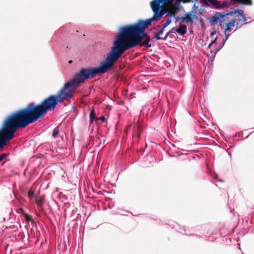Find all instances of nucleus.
Wrapping results in <instances>:
<instances>
[{
  "label": "nucleus",
  "mask_w": 254,
  "mask_h": 254,
  "mask_svg": "<svg viewBox=\"0 0 254 254\" xmlns=\"http://www.w3.org/2000/svg\"><path fill=\"white\" fill-rule=\"evenodd\" d=\"M173 2L168 0H153L150 2L154 13L151 18L139 20L134 24L123 26L120 28L112 47L120 57L126 51L137 45L147 48L151 47L149 44L150 36L145 30L151 25L153 20L158 19L168 12L167 6L171 5Z\"/></svg>",
  "instance_id": "nucleus-1"
},
{
  "label": "nucleus",
  "mask_w": 254,
  "mask_h": 254,
  "mask_svg": "<svg viewBox=\"0 0 254 254\" xmlns=\"http://www.w3.org/2000/svg\"><path fill=\"white\" fill-rule=\"evenodd\" d=\"M120 58V56L112 47L106 58L100 63L98 67L81 68L75 74L72 79L65 83L56 95L59 100L63 102L71 99L80 83L87 79L95 77L97 74L106 72L114 66L115 63Z\"/></svg>",
  "instance_id": "nucleus-2"
},
{
  "label": "nucleus",
  "mask_w": 254,
  "mask_h": 254,
  "mask_svg": "<svg viewBox=\"0 0 254 254\" xmlns=\"http://www.w3.org/2000/svg\"><path fill=\"white\" fill-rule=\"evenodd\" d=\"M58 103H61L56 95H51L44 100L41 104L31 103L25 108L12 112L10 118L12 123H15L17 127L25 128L29 125L36 122L39 118L44 117L48 110H54Z\"/></svg>",
  "instance_id": "nucleus-3"
},
{
  "label": "nucleus",
  "mask_w": 254,
  "mask_h": 254,
  "mask_svg": "<svg viewBox=\"0 0 254 254\" xmlns=\"http://www.w3.org/2000/svg\"><path fill=\"white\" fill-rule=\"evenodd\" d=\"M12 113L7 115L3 120L0 129V148L6 144L8 140L12 139L14 137L16 130L22 127H17L16 123H12L10 118L12 117Z\"/></svg>",
  "instance_id": "nucleus-4"
},
{
  "label": "nucleus",
  "mask_w": 254,
  "mask_h": 254,
  "mask_svg": "<svg viewBox=\"0 0 254 254\" xmlns=\"http://www.w3.org/2000/svg\"><path fill=\"white\" fill-rule=\"evenodd\" d=\"M221 23L220 26L222 29H225L226 31H229L231 28L234 26L235 24L236 21L234 19H232L228 23H224L223 21H220Z\"/></svg>",
  "instance_id": "nucleus-5"
},
{
  "label": "nucleus",
  "mask_w": 254,
  "mask_h": 254,
  "mask_svg": "<svg viewBox=\"0 0 254 254\" xmlns=\"http://www.w3.org/2000/svg\"><path fill=\"white\" fill-rule=\"evenodd\" d=\"M176 31L179 34L183 35L187 33V26L185 24H180L179 27L176 29Z\"/></svg>",
  "instance_id": "nucleus-6"
},
{
  "label": "nucleus",
  "mask_w": 254,
  "mask_h": 254,
  "mask_svg": "<svg viewBox=\"0 0 254 254\" xmlns=\"http://www.w3.org/2000/svg\"><path fill=\"white\" fill-rule=\"evenodd\" d=\"M185 20L187 23L192 22L191 15L190 13H187V14H186L185 18H183V21H185Z\"/></svg>",
  "instance_id": "nucleus-7"
},
{
  "label": "nucleus",
  "mask_w": 254,
  "mask_h": 254,
  "mask_svg": "<svg viewBox=\"0 0 254 254\" xmlns=\"http://www.w3.org/2000/svg\"><path fill=\"white\" fill-rule=\"evenodd\" d=\"M95 113L94 110L93 109L90 114V124H92L94 120L95 119Z\"/></svg>",
  "instance_id": "nucleus-8"
},
{
  "label": "nucleus",
  "mask_w": 254,
  "mask_h": 254,
  "mask_svg": "<svg viewBox=\"0 0 254 254\" xmlns=\"http://www.w3.org/2000/svg\"><path fill=\"white\" fill-rule=\"evenodd\" d=\"M35 202L38 205L41 206L44 202L43 198L41 197H37L35 200Z\"/></svg>",
  "instance_id": "nucleus-9"
},
{
  "label": "nucleus",
  "mask_w": 254,
  "mask_h": 254,
  "mask_svg": "<svg viewBox=\"0 0 254 254\" xmlns=\"http://www.w3.org/2000/svg\"><path fill=\"white\" fill-rule=\"evenodd\" d=\"M233 13H238L240 15L242 16V17L244 18V20H246V17L245 16V15L244 14V11L241 9H237Z\"/></svg>",
  "instance_id": "nucleus-10"
},
{
  "label": "nucleus",
  "mask_w": 254,
  "mask_h": 254,
  "mask_svg": "<svg viewBox=\"0 0 254 254\" xmlns=\"http://www.w3.org/2000/svg\"><path fill=\"white\" fill-rule=\"evenodd\" d=\"M164 29H163V27H162V29L159 31V32L158 33V34H156L155 36V38L156 39V40H160V39H162V37H161L160 36V35H162L163 34L164 32Z\"/></svg>",
  "instance_id": "nucleus-11"
},
{
  "label": "nucleus",
  "mask_w": 254,
  "mask_h": 254,
  "mask_svg": "<svg viewBox=\"0 0 254 254\" xmlns=\"http://www.w3.org/2000/svg\"><path fill=\"white\" fill-rule=\"evenodd\" d=\"M220 18V17L218 15L216 14L215 16H212L211 18L210 21L212 23H216L218 19Z\"/></svg>",
  "instance_id": "nucleus-12"
},
{
  "label": "nucleus",
  "mask_w": 254,
  "mask_h": 254,
  "mask_svg": "<svg viewBox=\"0 0 254 254\" xmlns=\"http://www.w3.org/2000/svg\"><path fill=\"white\" fill-rule=\"evenodd\" d=\"M59 133V127H56L53 130L52 136L55 137Z\"/></svg>",
  "instance_id": "nucleus-13"
},
{
  "label": "nucleus",
  "mask_w": 254,
  "mask_h": 254,
  "mask_svg": "<svg viewBox=\"0 0 254 254\" xmlns=\"http://www.w3.org/2000/svg\"><path fill=\"white\" fill-rule=\"evenodd\" d=\"M223 44L222 45H220L217 48H216L213 52V54L212 55V57L214 58L216 53L222 48L223 46Z\"/></svg>",
  "instance_id": "nucleus-14"
},
{
  "label": "nucleus",
  "mask_w": 254,
  "mask_h": 254,
  "mask_svg": "<svg viewBox=\"0 0 254 254\" xmlns=\"http://www.w3.org/2000/svg\"><path fill=\"white\" fill-rule=\"evenodd\" d=\"M171 21H172L171 19H167L165 24L162 26L163 29H165L166 27H167L171 23Z\"/></svg>",
  "instance_id": "nucleus-15"
},
{
  "label": "nucleus",
  "mask_w": 254,
  "mask_h": 254,
  "mask_svg": "<svg viewBox=\"0 0 254 254\" xmlns=\"http://www.w3.org/2000/svg\"><path fill=\"white\" fill-rule=\"evenodd\" d=\"M229 35H230L229 33V32H227V31H225V39L224 40H223V45H224L225 43L226 42V41L228 39Z\"/></svg>",
  "instance_id": "nucleus-16"
},
{
  "label": "nucleus",
  "mask_w": 254,
  "mask_h": 254,
  "mask_svg": "<svg viewBox=\"0 0 254 254\" xmlns=\"http://www.w3.org/2000/svg\"><path fill=\"white\" fill-rule=\"evenodd\" d=\"M25 220L26 221H33L32 217L27 214H26L25 215Z\"/></svg>",
  "instance_id": "nucleus-17"
},
{
  "label": "nucleus",
  "mask_w": 254,
  "mask_h": 254,
  "mask_svg": "<svg viewBox=\"0 0 254 254\" xmlns=\"http://www.w3.org/2000/svg\"><path fill=\"white\" fill-rule=\"evenodd\" d=\"M168 15H169L171 16H174L175 15V12L174 11L170 10L169 9L168 11Z\"/></svg>",
  "instance_id": "nucleus-18"
},
{
  "label": "nucleus",
  "mask_w": 254,
  "mask_h": 254,
  "mask_svg": "<svg viewBox=\"0 0 254 254\" xmlns=\"http://www.w3.org/2000/svg\"><path fill=\"white\" fill-rule=\"evenodd\" d=\"M34 194V192L32 190H30L28 193V196L29 197H32Z\"/></svg>",
  "instance_id": "nucleus-19"
},
{
  "label": "nucleus",
  "mask_w": 254,
  "mask_h": 254,
  "mask_svg": "<svg viewBox=\"0 0 254 254\" xmlns=\"http://www.w3.org/2000/svg\"><path fill=\"white\" fill-rule=\"evenodd\" d=\"M7 156V154L3 153L0 155V162L3 160L6 156Z\"/></svg>",
  "instance_id": "nucleus-20"
},
{
  "label": "nucleus",
  "mask_w": 254,
  "mask_h": 254,
  "mask_svg": "<svg viewBox=\"0 0 254 254\" xmlns=\"http://www.w3.org/2000/svg\"><path fill=\"white\" fill-rule=\"evenodd\" d=\"M170 34H171V32H170V31H169V32H168L166 34V35H165V36H164V37H162V40H166L167 39V38H168V36H169Z\"/></svg>",
  "instance_id": "nucleus-21"
},
{
  "label": "nucleus",
  "mask_w": 254,
  "mask_h": 254,
  "mask_svg": "<svg viewBox=\"0 0 254 254\" xmlns=\"http://www.w3.org/2000/svg\"><path fill=\"white\" fill-rule=\"evenodd\" d=\"M142 127L140 125H137V132L141 133L142 131Z\"/></svg>",
  "instance_id": "nucleus-22"
},
{
  "label": "nucleus",
  "mask_w": 254,
  "mask_h": 254,
  "mask_svg": "<svg viewBox=\"0 0 254 254\" xmlns=\"http://www.w3.org/2000/svg\"><path fill=\"white\" fill-rule=\"evenodd\" d=\"M101 120L102 122H104L106 120V118L104 116H101L100 118H97V120Z\"/></svg>",
  "instance_id": "nucleus-23"
},
{
  "label": "nucleus",
  "mask_w": 254,
  "mask_h": 254,
  "mask_svg": "<svg viewBox=\"0 0 254 254\" xmlns=\"http://www.w3.org/2000/svg\"><path fill=\"white\" fill-rule=\"evenodd\" d=\"M242 3L246 4L247 2L245 1H249L251 2V0H239Z\"/></svg>",
  "instance_id": "nucleus-24"
},
{
  "label": "nucleus",
  "mask_w": 254,
  "mask_h": 254,
  "mask_svg": "<svg viewBox=\"0 0 254 254\" xmlns=\"http://www.w3.org/2000/svg\"><path fill=\"white\" fill-rule=\"evenodd\" d=\"M175 31H176V29H175V28H172L170 30V32H171V33H172L174 32Z\"/></svg>",
  "instance_id": "nucleus-25"
},
{
  "label": "nucleus",
  "mask_w": 254,
  "mask_h": 254,
  "mask_svg": "<svg viewBox=\"0 0 254 254\" xmlns=\"http://www.w3.org/2000/svg\"><path fill=\"white\" fill-rule=\"evenodd\" d=\"M140 133H139V132H137V137L138 139L140 138Z\"/></svg>",
  "instance_id": "nucleus-26"
},
{
  "label": "nucleus",
  "mask_w": 254,
  "mask_h": 254,
  "mask_svg": "<svg viewBox=\"0 0 254 254\" xmlns=\"http://www.w3.org/2000/svg\"><path fill=\"white\" fill-rule=\"evenodd\" d=\"M216 39H217V38H215L214 40L212 41H211V43L212 44H213V43H214L216 41Z\"/></svg>",
  "instance_id": "nucleus-27"
},
{
  "label": "nucleus",
  "mask_w": 254,
  "mask_h": 254,
  "mask_svg": "<svg viewBox=\"0 0 254 254\" xmlns=\"http://www.w3.org/2000/svg\"><path fill=\"white\" fill-rule=\"evenodd\" d=\"M183 18H185V17H182L180 18V20L182 22H184V21H183Z\"/></svg>",
  "instance_id": "nucleus-28"
},
{
  "label": "nucleus",
  "mask_w": 254,
  "mask_h": 254,
  "mask_svg": "<svg viewBox=\"0 0 254 254\" xmlns=\"http://www.w3.org/2000/svg\"><path fill=\"white\" fill-rule=\"evenodd\" d=\"M212 44L210 43L208 45V48H210L211 47V46H212Z\"/></svg>",
  "instance_id": "nucleus-29"
},
{
  "label": "nucleus",
  "mask_w": 254,
  "mask_h": 254,
  "mask_svg": "<svg viewBox=\"0 0 254 254\" xmlns=\"http://www.w3.org/2000/svg\"><path fill=\"white\" fill-rule=\"evenodd\" d=\"M220 17H221L222 19H224V20H225V16H224V15H220Z\"/></svg>",
  "instance_id": "nucleus-30"
},
{
  "label": "nucleus",
  "mask_w": 254,
  "mask_h": 254,
  "mask_svg": "<svg viewBox=\"0 0 254 254\" xmlns=\"http://www.w3.org/2000/svg\"><path fill=\"white\" fill-rule=\"evenodd\" d=\"M71 63H72V61H69V64H71Z\"/></svg>",
  "instance_id": "nucleus-31"
}]
</instances>
